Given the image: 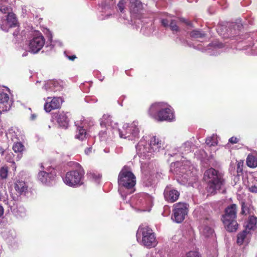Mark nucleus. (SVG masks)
<instances>
[{
	"mask_svg": "<svg viewBox=\"0 0 257 257\" xmlns=\"http://www.w3.org/2000/svg\"><path fill=\"white\" fill-rule=\"evenodd\" d=\"M149 115L158 121H172L174 119V111L171 106L165 102L153 104L149 110Z\"/></svg>",
	"mask_w": 257,
	"mask_h": 257,
	"instance_id": "4",
	"label": "nucleus"
},
{
	"mask_svg": "<svg viewBox=\"0 0 257 257\" xmlns=\"http://www.w3.org/2000/svg\"><path fill=\"white\" fill-rule=\"evenodd\" d=\"M11 105L9 95L4 92L0 93V108H2L3 111H7L10 109Z\"/></svg>",
	"mask_w": 257,
	"mask_h": 257,
	"instance_id": "19",
	"label": "nucleus"
},
{
	"mask_svg": "<svg viewBox=\"0 0 257 257\" xmlns=\"http://www.w3.org/2000/svg\"><path fill=\"white\" fill-rule=\"evenodd\" d=\"M223 188H224V185L223 186V187H222L221 189H220V190H222V191H224V190H223ZM218 191H219V190H217V192Z\"/></svg>",
	"mask_w": 257,
	"mask_h": 257,
	"instance_id": "55",
	"label": "nucleus"
},
{
	"mask_svg": "<svg viewBox=\"0 0 257 257\" xmlns=\"http://www.w3.org/2000/svg\"><path fill=\"white\" fill-rule=\"evenodd\" d=\"M110 132L112 134V136H115V135H117V134H116V133H115L114 134H112V131L111 130H109L108 131L107 130V131H101L99 134V136L101 138H104L105 137V136L106 135L107 133H108L109 136H111V135H110Z\"/></svg>",
	"mask_w": 257,
	"mask_h": 257,
	"instance_id": "36",
	"label": "nucleus"
},
{
	"mask_svg": "<svg viewBox=\"0 0 257 257\" xmlns=\"http://www.w3.org/2000/svg\"><path fill=\"white\" fill-rule=\"evenodd\" d=\"M206 143L209 146H214L217 145L218 140L217 136L213 135L212 136L206 138Z\"/></svg>",
	"mask_w": 257,
	"mask_h": 257,
	"instance_id": "30",
	"label": "nucleus"
},
{
	"mask_svg": "<svg viewBox=\"0 0 257 257\" xmlns=\"http://www.w3.org/2000/svg\"><path fill=\"white\" fill-rule=\"evenodd\" d=\"M173 220L177 223H181L185 219L188 213V205L184 203L179 202L174 205Z\"/></svg>",
	"mask_w": 257,
	"mask_h": 257,
	"instance_id": "12",
	"label": "nucleus"
},
{
	"mask_svg": "<svg viewBox=\"0 0 257 257\" xmlns=\"http://www.w3.org/2000/svg\"><path fill=\"white\" fill-rule=\"evenodd\" d=\"M45 39L42 34L37 32L29 44L30 51L33 53H38L43 47Z\"/></svg>",
	"mask_w": 257,
	"mask_h": 257,
	"instance_id": "13",
	"label": "nucleus"
},
{
	"mask_svg": "<svg viewBox=\"0 0 257 257\" xmlns=\"http://www.w3.org/2000/svg\"><path fill=\"white\" fill-rule=\"evenodd\" d=\"M243 163L242 161L238 162L237 164V173L242 172L243 169Z\"/></svg>",
	"mask_w": 257,
	"mask_h": 257,
	"instance_id": "40",
	"label": "nucleus"
},
{
	"mask_svg": "<svg viewBox=\"0 0 257 257\" xmlns=\"http://www.w3.org/2000/svg\"><path fill=\"white\" fill-rule=\"evenodd\" d=\"M194 148V146L191 142L187 141L178 149V152L181 155H186L190 153Z\"/></svg>",
	"mask_w": 257,
	"mask_h": 257,
	"instance_id": "23",
	"label": "nucleus"
},
{
	"mask_svg": "<svg viewBox=\"0 0 257 257\" xmlns=\"http://www.w3.org/2000/svg\"><path fill=\"white\" fill-rule=\"evenodd\" d=\"M204 210L201 207H199L195 209V213L199 214L200 216V221L199 226V231L201 234L205 237H209L213 235L214 231L212 227L213 224V221L208 215H203L202 212Z\"/></svg>",
	"mask_w": 257,
	"mask_h": 257,
	"instance_id": "8",
	"label": "nucleus"
},
{
	"mask_svg": "<svg viewBox=\"0 0 257 257\" xmlns=\"http://www.w3.org/2000/svg\"><path fill=\"white\" fill-rule=\"evenodd\" d=\"M57 122L61 127L67 128L69 124V119L66 113L64 112H60L58 114Z\"/></svg>",
	"mask_w": 257,
	"mask_h": 257,
	"instance_id": "24",
	"label": "nucleus"
},
{
	"mask_svg": "<svg viewBox=\"0 0 257 257\" xmlns=\"http://www.w3.org/2000/svg\"><path fill=\"white\" fill-rule=\"evenodd\" d=\"M137 237L138 241L148 248L155 247L158 244L155 233L148 226L140 227Z\"/></svg>",
	"mask_w": 257,
	"mask_h": 257,
	"instance_id": "6",
	"label": "nucleus"
},
{
	"mask_svg": "<svg viewBox=\"0 0 257 257\" xmlns=\"http://www.w3.org/2000/svg\"><path fill=\"white\" fill-rule=\"evenodd\" d=\"M89 177L93 179L94 180L97 181L101 178V175L99 174H96L94 173H90Z\"/></svg>",
	"mask_w": 257,
	"mask_h": 257,
	"instance_id": "39",
	"label": "nucleus"
},
{
	"mask_svg": "<svg viewBox=\"0 0 257 257\" xmlns=\"http://www.w3.org/2000/svg\"><path fill=\"white\" fill-rule=\"evenodd\" d=\"M100 125L102 126H107V130L112 131V134L115 133L116 127H117V123L114 122L111 119V117L107 114H104L101 119Z\"/></svg>",
	"mask_w": 257,
	"mask_h": 257,
	"instance_id": "17",
	"label": "nucleus"
},
{
	"mask_svg": "<svg viewBox=\"0 0 257 257\" xmlns=\"http://www.w3.org/2000/svg\"><path fill=\"white\" fill-rule=\"evenodd\" d=\"M3 198V195L1 193H0V201L2 200Z\"/></svg>",
	"mask_w": 257,
	"mask_h": 257,
	"instance_id": "51",
	"label": "nucleus"
},
{
	"mask_svg": "<svg viewBox=\"0 0 257 257\" xmlns=\"http://www.w3.org/2000/svg\"><path fill=\"white\" fill-rule=\"evenodd\" d=\"M148 257H163L161 254L159 252H153L149 254Z\"/></svg>",
	"mask_w": 257,
	"mask_h": 257,
	"instance_id": "41",
	"label": "nucleus"
},
{
	"mask_svg": "<svg viewBox=\"0 0 257 257\" xmlns=\"http://www.w3.org/2000/svg\"><path fill=\"white\" fill-rule=\"evenodd\" d=\"M57 83V82L52 80L45 81L43 88L46 91H48L49 89H51L53 91H56L57 90H55L54 88L55 87Z\"/></svg>",
	"mask_w": 257,
	"mask_h": 257,
	"instance_id": "28",
	"label": "nucleus"
},
{
	"mask_svg": "<svg viewBox=\"0 0 257 257\" xmlns=\"http://www.w3.org/2000/svg\"><path fill=\"white\" fill-rule=\"evenodd\" d=\"M24 149V146L21 142L15 143L13 146V149L15 153H21Z\"/></svg>",
	"mask_w": 257,
	"mask_h": 257,
	"instance_id": "32",
	"label": "nucleus"
},
{
	"mask_svg": "<svg viewBox=\"0 0 257 257\" xmlns=\"http://www.w3.org/2000/svg\"><path fill=\"white\" fill-rule=\"evenodd\" d=\"M50 97H48L47 102L44 105V109L47 112H50L53 109L59 108L62 102V100L60 97H54L50 101H48Z\"/></svg>",
	"mask_w": 257,
	"mask_h": 257,
	"instance_id": "16",
	"label": "nucleus"
},
{
	"mask_svg": "<svg viewBox=\"0 0 257 257\" xmlns=\"http://www.w3.org/2000/svg\"><path fill=\"white\" fill-rule=\"evenodd\" d=\"M136 197L132 198L131 204H135L138 209L143 211H149L153 203L152 197L148 194H142L139 196L136 202Z\"/></svg>",
	"mask_w": 257,
	"mask_h": 257,
	"instance_id": "11",
	"label": "nucleus"
},
{
	"mask_svg": "<svg viewBox=\"0 0 257 257\" xmlns=\"http://www.w3.org/2000/svg\"><path fill=\"white\" fill-rule=\"evenodd\" d=\"M248 212L249 209L247 205L244 203H242L241 213L242 214L246 215Z\"/></svg>",
	"mask_w": 257,
	"mask_h": 257,
	"instance_id": "37",
	"label": "nucleus"
},
{
	"mask_svg": "<svg viewBox=\"0 0 257 257\" xmlns=\"http://www.w3.org/2000/svg\"><path fill=\"white\" fill-rule=\"evenodd\" d=\"M189 164L188 161L171 164V171L176 175L178 181L182 184H192L196 180V177L191 171L192 167Z\"/></svg>",
	"mask_w": 257,
	"mask_h": 257,
	"instance_id": "2",
	"label": "nucleus"
},
{
	"mask_svg": "<svg viewBox=\"0 0 257 257\" xmlns=\"http://www.w3.org/2000/svg\"><path fill=\"white\" fill-rule=\"evenodd\" d=\"M186 257H200L197 251H191L186 254Z\"/></svg>",
	"mask_w": 257,
	"mask_h": 257,
	"instance_id": "38",
	"label": "nucleus"
},
{
	"mask_svg": "<svg viewBox=\"0 0 257 257\" xmlns=\"http://www.w3.org/2000/svg\"><path fill=\"white\" fill-rule=\"evenodd\" d=\"M169 21L168 19H162L161 21L162 25L165 27H167L169 26Z\"/></svg>",
	"mask_w": 257,
	"mask_h": 257,
	"instance_id": "42",
	"label": "nucleus"
},
{
	"mask_svg": "<svg viewBox=\"0 0 257 257\" xmlns=\"http://www.w3.org/2000/svg\"><path fill=\"white\" fill-rule=\"evenodd\" d=\"M246 186L249 192L253 193H257V179L254 178H250Z\"/></svg>",
	"mask_w": 257,
	"mask_h": 257,
	"instance_id": "26",
	"label": "nucleus"
},
{
	"mask_svg": "<svg viewBox=\"0 0 257 257\" xmlns=\"http://www.w3.org/2000/svg\"><path fill=\"white\" fill-rule=\"evenodd\" d=\"M190 36L193 38H201L204 37V33L197 30H193L190 33Z\"/></svg>",
	"mask_w": 257,
	"mask_h": 257,
	"instance_id": "34",
	"label": "nucleus"
},
{
	"mask_svg": "<svg viewBox=\"0 0 257 257\" xmlns=\"http://www.w3.org/2000/svg\"><path fill=\"white\" fill-rule=\"evenodd\" d=\"M3 201H4V202H5L6 204H7L8 203V201L7 200L5 199H4Z\"/></svg>",
	"mask_w": 257,
	"mask_h": 257,
	"instance_id": "54",
	"label": "nucleus"
},
{
	"mask_svg": "<svg viewBox=\"0 0 257 257\" xmlns=\"http://www.w3.org/2000/svg\"><path fill=\"white\" fill-rule=\"evenodd\" d=\"M204 178L208 181L207 192L214 194L224 185L222 174L213 168L207 170L204 173Z\"/></svg>",
	"mask_w": 257,
	"mask_h": 257,
	"instance_id": "5",
	"label": "nucleus"
},
{
	"mask_svg": "<svg viewBox=\"0 0 257 257\" xmlns=\"http://www.w3.org/2000/svg\"><path fill=\"white\" fill-rule=\"evenodd\" d=\"M229 142L231 144H236L238 142V139L236 137H231L229 139Z\"/></svg>",
	"mask_w": 257,
	"mask_h": 257,
	"instance_id": "43",
	"label": "nucleus"
},
{
	"mask_svg": "<svg viewBox=\"0 0 257 257\" xmlns=\"http://www.w3.org/2000/svg\"><path fill=\"white\" fill-rule=\"evenodd\" d=\"M129 1L131 13L134 15L140 13L143 8L142 3L139 0ZM126 2V0H121L117 5L118 8L121 13L123 12Z\"/></svg>",
	"mask_w": 257,
	"mask_h": 257,
	"instance_id": "14",
	"label": "nucleus"
},
{
	"mask_svg": "<svg viewBox=\"0 0 257 257\" xmlns=\"http://www.w3.org/2000/svg\"><path fill=\"white\" fill-rule=\"evenodd\" d=\"M118 183L120 186L119 191L123 200L125 199V194L134 192L136 177L128 167H124L122 169L118 175Z\"/></svg>",
	"mask_w": 257,
	"mask_h": 257,
	"instance_id": "3",
	"label": "nucleus"
},
{
	"mask_svg": "<svg viewBox=\"0 0 257 257\" xmlns=\"http://www.w3.org/2000/svg\"><path fill=\"white\" fill-rule=\"evenodd\" d=\"M92 148L89 147L87 148L85 150V153L86 154L88 155L91 152Z\"/></svg>",
	"mask_w": 257,
	"mask_h": 257,
	"instance_id": "45",
	"label": "nucleus"
},
{
	"mask_svg": "<svg viewBox=\"0 0 257 257\" xmlns=\"http://www.w3.org/2000/svg\"><path fill=\"white\" fill-rule=\"evenodd\" d=\"M56 175L55 172L47 173L45 171H40L38 174V179L43 184H48Z\"/></svg>",
	"mask_w": 257,
	"mask_h": 257,
	"instance_id": "21",
	"label": "nucleus"
},
{
	"mask_svg": "<svg viewBox=\"0 0 257 257\" xmlns=\"http://www.w3.org/2000/svg\"><path fill=\"white\" fill-rule=\"evenodd\" d=\"M9 169L6 165L3 166L0 168V177L2 179H5L7 178L8 175Z\"/></svg>",
	"mask_w": 257,
	"mask_h": 257,
	"instance_id": "33",
	"label": "nucleus"
},
{
	"mask_svg": "<svg viewBox=\"0 0 257 257\" xmlns=\"http://www.w3.org/2000/svg\"><path fill=\"white\" fill-rule=\"evenodd\" d=\"M145 29V28H144V27H142V28H141V31H142V32H143L144 33H145V34L148 35V33H145V31H144Z\"/></svg>",
	"mask_w": 257,
	"mask_h": 257,
	"instance_id": "50",
	"label": "nucleus"
},
{
	"mask_svg": "<svg viewBox=\"0 0 257 257\" xmlns=\"http://www.w3.org/2000/svg\"><path fill=\"white\" fill-rule=\"evenodd\" d=\"M179 195V192L176 190H170L169 188H166L164 191L165 198L170 202L176 201L178 199Z\"/></svg>",
	"mask_w": 257,
	"mask_h": 257,
	"instance_id": "18",
	"label": "nucleus"
},
{
	"mask_svg": "<svg viewBox=\"0 0 257 257\" xmlns=\"http://www.w3.org/2000/svg\"><path fill=\"white\" fill-rule=\"evenodd\" d=\"M236 213L237 206L234 204L229 205L225 209L222 220L225 228L228 231H235L237 228L238 223L236 220Z\"/></svg>",
	"mask_w": 257,
	"mask_h": 257,
	"instance_id": "7",
	"label": "nucleus"
},
{
	"mask_svg": "<svg viewBox=\"0 0 257 257\" xmlns=\"http://www.w3.org/2000/svg\"><path fill=\"white\" fill-rule=\"evenodd\" d=\"M247 234V231L246 230H243L242 232L238 234L237 238V244L241 245L245 241Z\"/></svg>",
	"mask_w": 257,
	"mask_h": 257,
	"instance_id": "31",
	"label": "nucleus"
},
{
	"mask_svg": "<svg viewBox=\"0 0 257 257\" xmlns=\"http://www.w3.org/2000/svg\"><path fill=\"white\" fill-rule=\"evenodd\" d=\"M115 133L118 134L120 138L136 141L139 138L140 130L138 127V122L134 121L130 124L124 123L121 130L116 127Z\"/></svg>",
	"mask_w": 257,
	"mask_h": 257,
	"instance_id": "9",
	"label": "nucleus"
},
{
	"mask_svg": "<svg viewBox=\"0 0 257 257\" xmlns=\"http://www.w3.org/2000/svg\"><path fill=\"white\" fill-rule=\"evenodd\" d=\"M21 157H22L21 154H19V155H18V157H17L19 158V159H20L21 158Z\"/></svg>",
	"mask_w": 257,
	"mask_h": 257,
	"instance_id": "53",
	"label": "nucleus"
},
{
	"mask_svg": "<svg viewBox=\"0 0 257 257\" xmlns=\"http://www.w3.org/2000/svg\"><path fill=\"white\" fill-rule=\"evenodd\" d=\"M28 52L27 51H25L22 54V56L23 57H26V56H27L28 55Z\"/></svg>",
	"mask_w": 257,
	"mask_h": 257,
	"instance_id": "49",
	"label": "nucleus"
},
{
	"mask_svg": "<svg viewBox=\"0 0 257 257\" xmlns=\"http://www.w3.org/2000/svg\"><path fill=\"white\" fill-rule=\"evenodd\" d=\"M4 212V209L3 207L0 205V217L3 215Z\"/></svg>",
	"mask_w": 257,
	"mask_h": 257,
	"instance_id": "46",
	"label": "nucleus"
},
{
	"mask_svg": "<svg viewBox=\"0 0 257 257\" xmlns=\"http://www.w3.org/2000/svg\"><path fill=\"white\" fill-rule=\"evenodd\" d=\"M36 117V115L33 114L31 115V118L32 120H34Z\"/></svg>",
	"mask_w": 257,
	"mask_h": 257,
	"instance_id": "48",
	"label": "nucleus"
},
{
	"mask_svg": "<svg viewBox=\"0 0 257 257\" xmlns=\"http://www.w3.org/2000/svg\"><path fill=\"white\" fill-rule=\"evenodd\" d=\"M7 19H2L0 21V29L5 32H8L10 28L15 27L17 25L16 16L12 13H8Z\"/></svg>",
	"mask_w": 257,
	"mask_h": 257,
	"instance_id": "15",
	"label": "nucleus"
},
{
	"mask_svg": "<svg viewBox=\"0 0 257 257\" xmlns=\"http://www.w3.org/2000/svg\"><path fill=\"white\" fill-rule=\"evenodd\" d=\"M14 187L15 190L19 194L25 193L28 190V186L24 181L17 180L15 183Z\"/></svg>",
	"mask_w": 257,
	"mask_h": 257,
	"instance_id": "22",
	"label": "nucleus"
},
{
	"mask_svg": "<svg viewBox=\"0 0 257 257\" xmlns=\"http://www.w3.org/2000/svg\"><path fill=\"white\" fill-rule=\"evenodd\" d=\"M171 30L173 32H178L179 31V28L177 26L176 22L172 20L169 25Z\"/></svg>",
	"mask_w": 257,
	"mask_h": 257,
	"instance_id": "35",
	"label": "nucleus"
},
{
	"mask_svg": "<svg viewBox=\"0 0 257 257\" xmlns=\"http://www.w3.org/2000/svg\"><path fill=\"white\" fill-rule=\"evenodd\" d=\"M257 223V218L254 216H250L246 225V227L249 229L254 228Z\"/></svg>",
	"mask_w": 257,
	"mask_h": 257,
	"instance_id": "29",
	"label": "nucleus"
},
{
	"mask_svg": "<svg viewBox=\"0 0 257 257\" xmlns=\"http://www.w3.org/2000/svg\"><path fill=\"white\" fill-rule=\"evenodd\" d=\"M75 123L76 125H78L76 133L75 138L77 139L82 141L86 138V136L87 135L86 131V127L85 126V122H83L81 123V124H79L78 122Z\"/></svg>",
	"mask_w": 257,
	"mask_h": 257,
	"instance_id": "20",
	"label": "nucleus"
},
{
	"mask_svg": "<svg viewBox=\"0 0 257 257\" xmlns=\"http://www.w3.org/2000/svg\"><path fill=\"white\" fill-rule=\"evenodd\" d=\"M181 21H182L183 22H184L186 23L187 25H189V23H188L187 22H185V20H184V19H181Z\"/></svg>",
	"mask_w": 257,
	"mask_h": 257,
	"instance_id": "52",
	"label": "nucleus"
},
{
	"mask_svg": "<svg viewBox=\"0 0 257 257\" xmlns=\"http://www.w3.org/2000/svg\"><path fill=\"white\" fill-rule=\"evenodd\" d=\"M68 58L71 60H74L76 58V56L75 55L69 56Z\"/></svg>",
	"mask_w": 257,
	"mask_h": 257,
	"instance_id": "47",
	"label": "nucleus"
},
{
	"mask_svg": "<svg viewBox=\"0 0 257 257\" xmlns=\"http://www.w3.org/2000/svg\"><path fill=\"white\" fill-rule=\"evenodd\" d=\"M163 149V143L156 136L151 138L150 143L142 139L136 146L137 154L143 159H150L154 153Z\"/></svg>",
	"mask_w": 257,
	"mask_h": 257,
	"instance_id": "1",
	"label": "nucleus"
},
{
	"mask_svg": "<svg viewBox=\"0 0 257 257\" xmlns=\"http://www.w3.org/2000/svg\"><path fill=\"white\" fill-rule=\"evenodd\" d=\"M248 167L254 168L257 167V152H254L249 154L246 159Z\"/></svg>",
	"mask_w": 257,
	"mask_h": 257,
	"instance_id": "25",
	"label": "nucleus"
},
{
	"mask_svg": "<svg viewBox=\"0 0 257 257\" xmlns=\"http://www.w3.org/2000/svg\"><path fill=\"white\" fill-rule=\"evenodd\" d=\"M84 172L80 169L68 172L63 178V181L67 185L70 187H77L83 184Z\"/></svg>",
	"mask_w": 257,
	"mask_h": 257,
	"instance_id": "10",
	"label": "nucleus"
},
{
	"mask_svg": "<svg viewBox=\"0 0 257 257\" xmlns=\"http://www.w3.org/2000/svg\"><path fill=\"white\" fill-rule=\"evenodd\" d=\"M11 11L9 0H0V12L4 14L9 13Z\"/></svg>",
	"mask_w": 257,
	"mask_h": 257,
	"instance_id": "27",
	"label": "nucleus"
},
{
	"mask_svg": "<svg viewBox=\"0 0 257 257\" xmlns=\"http://www.w3.org/2000/svg\"><path fill=\"white\" fill-rule=\"evenodd\" d=\"M252 53L254 55H257V43L254 44L253 46Z\"/></svg>",
	"mask_w": 257,
	"mask_h": 257,
	"instance_id": "44",
	"label": "nucleus"
}]
</instances>
